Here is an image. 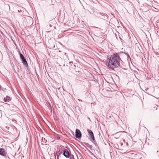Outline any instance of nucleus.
Wrapping results in <instances>:
<instances>
[{
	"instance_id": "1",
	"label": "nucleus",
	"mask_w": 159,
	"mask_h": 159,
	"mask_svg": "<svg viewBox=\"0 0 159 159\" xmlns=\"http://www.w3.org/2000/svg\"><path fill=\"white\" fill-rule=\"evenodd\" d=\"M121 61V58L118 54L114 53L107 57L106 61V65L110 70H114L115 68L120 66Z\"/></svg>"
},
{
	"instance_id": "2",
	"label": "nucleus",
	"mask_w": 159,
	"mask_h": 159,
	"mask_svg": "<svg viewBox=\"0 0 159 159\" xmlns=\"http://www.w3.org/2000/svg\"><path fill=\"white\" fill-rule=\"evenodd\" d=\"M75 133H76L75 137L76 138H79L81 137V133L79 129H76V131H75Z\"/></svg>"
},
{
	"instance_id": "3",
	"label": "nucleus",
	"mask_w": 159,
	"mask_h": 159,
	"mask_svg": "<svg viewBox=\"0 0 159 159\" xmlns=\"http://www.w3.org/2000/svg\"><path fill=\"white\" fill-rule=\"evenodd\" d=\"M63 155L66 158H68L70 156V153L68 151L64 150L63 153Z\"/></svg>"
},
{
	"instance_id": "4",
	"label": "nucleus",
	"mask_w": 159,
	"mask_h": 159,
	"mask_svg": "<svg viewBox=\"0 0 159 159\" xmlns=\"http://www.w3.org/2000/svg\"><path fill=\"white\" fill-rule=\"evenodd\" d=\"M21 60L24 65L26 67L28 66V63L25 57L23 59H22Z\"/></svg>"
},
{
	"instance_id": "5",
	"label": "nucleus",
	"mask_w": 159,
	"mask_h": 159,
	"mask_svg": "<svg viewBox=\"0 0 159 159\" xmlns=\"http://www.w3.org/2000/svg\"><path fill=\"white\" fill-rule=\"evenodd\" d=\"M5 154V151L3 148H0V155L4 156Z\"/></svg>"
},
{
	"instance_id": "6",
	"label": "nucleus",
	"mask_w": 159,
	"mask_h": 159,
	"mask_svg": "<svg viewBox=\"0 0 159 159\" xmlns=\"http://www.w3.org/2000/svg\"><path fill=\"white\" fill-rule=\"evenodd\" d=\"M10 98L9 97L7 96L6 98L3 99L4 101L5 102H8L9 101Z\"/></svg>"
},
{
	"instance_id": "7",
	"label": "nucleus",
	"mask_w": 159,
	"mask_h": 159,
	"mask_svg": "<svg viewBox=\"0 0 159 159\" xmlns=\"http://www.w3.org/2000/svg\"><path fill=\"white\" fill-rule=\"evenodd\" d=\"M90 139L91 141H93L94 140V136L93 134V135L92 134L90 135Z\"/></svg>"
},
{
	"instance_id": "8",
	"label": "nucleus",
	"mask_w": 159,
	"mask_h": 159,
	"mask_svg": "<svg viewBox=\"0 0 159 159\" xmlns=\"http://www.w3.org/2000/svg\"><path fill=\"white\" fill-rule=\"evenodd\" d=\"M85 145L88 147L90 148V149L91 150H92V146L90 144H89V143H85Z\"/></svg>"
},
{
	"instance_id": "9",
	"label": "nucleus",
	"mask_w": 159,
	"mask_h": 159,
	"mask_svg": "<svg viewBox=\"0 0 159 159\" xmlns=\"http://www.w3.org/2000/svg\"><path fill=\"white\" fill-rule=\"evenodd\" d=\"M87 131H88V133L90 135L92 134L93 135V133L92 131L91 130H89V129H88Z\"/></svg>"
},
{
	"instance_id": "10",
	"label": "nucleus",
	"mask_w": 159,
	"mask_h": 159,
	"mask_svg": "<svg viewBox=\"0 0 159 159\" xmlns=\"http://www.w3.org/2000/svg\"><path fill=\"white\" fill-rule=\"evenodd\" d=\"M20 58L21 59H23L24 58H25V57L23 56V55L21 53L20 54Z\"/></svg>"
},
{
	"instance_id": "11",
	"label": "nucleus",
	"mask_w": 159,
	"mask_h": 159,
	"mask_svg": "<svg viewBox=\"0 0 159 159\" xmlns=\"http://www.w3.org/2000/svg\"><path fill=\"white\" fill-rule=\"evenodd\" d=\"M1 90V86L0 85V90Z\"/></svg>"
},
{
	"instance_id": "12",
	"label": "nucleus",
	"mask_w": 159,
	"mask_h": 159,
	"mask_svg": "<svg viewBox=\"0 0 159 159\" xmlns=\"http://www.w3.org/2000/svg\"><path fill=\"white\" fill-rule=\"evenodd\" d=\"M9 7L10 8V6L9 5Z\"/></svg>"
},
{
	"instance_id": "13",
	"label": "nucleus",
	"mask_w": 159,
	"mask_h": 159,
	"mask_svg": "<svg viewBox=\"0 0 159 159\" xmlns=\"http://www.w3.org/2000/svg\"><path fill=\"white\" fill-rule=\"evenodd\" d=\"M50 26H51V25H50Z\"/></svg>"
},
{
	"instance_id": "14",
	"label": "nucleus",
	"mask_w": 159,
	"mask_h": 159,
	"mask_svg": "<svg viewBox=\"0 0 159 159\" xmlns=\"http://www.w3.org/2000/svg\"><path fill=\"white\" fill-rule=\"evenodd\" d=\"M80 101V99H78Z\"/></svg>"
},
{
	"instance_id": "15",
	"label": "nucleus",
	"mask_w": 159,
	"mask_h": 159,
	"mask_svg": "<svg viewBox=\"0 0 159 159\" xmlns=\"http://www.w3.org/2000/svg\"><path fill=\"white\" fill-rule=\"evenodd\" d=\"M58 159H59V158H58Z\"/></svg>"
}]
</instances>
